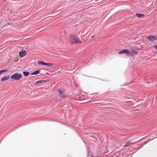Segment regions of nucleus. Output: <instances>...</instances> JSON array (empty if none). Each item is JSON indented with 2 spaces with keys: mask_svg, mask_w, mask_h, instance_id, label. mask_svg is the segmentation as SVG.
<instances>
[{
  "mask_svg": "<svg viewBox=\"0 0 157 157\" xmlns=\"http://www.w3.org/2000/svg\"><path fill=\"white\" fill-rule=\"evenodd\" d=\"M22 76V75L21 74L15 73L11 76L10 78L14 81H18L21 78Z\"/></svg>",
  "mask_w": 157,
  "mask_h": 157,
  "instance_id": "nucleus-1",
  "label": "nucleus"
},
{
  "mask_svg": "<svg viewBox=\"0 0 157 157\" xmlns=\"http://www.w3.org/2000/svg\"><path fill=\"white\" fill-rule=\"evenodd\" d=\"M58 95L61 98H63L64 97V94H63L64 90L62 88H60L58 90Z\"/></svg>",
  "mask_w": 157,
  "mask_h": 157,
  "instance_id": "nucleus-2",
  "label": "nucleus"
},
{
  "mask_svg": "<svg viewBox=\"0 0 157 157\" xmlns=\"http://www.w3.org/2000/svg\"><path fill=\"white\" fill-rule=\"evenodd\" d=\"M130 52L129 50L127 49H124L122 50H121L118 52L119 54H122L125 53L126 54L130 55L129 54Z\"/></svg>",
  "mask_w": 157,
  "mask_h": 157,
  "instance_id": "nucleus-3",
  "label": "nucleus"
},
{
  "mask_svg": "<svg viewBox=\"0 0 157 157\" xmlns=\"http://www.w3.org/2000/svg\"><path fill=\"white\" fill-rule=\"evenodd\" d=\"M75 36L74 35H72L71 36L70 38V41L71 43L75 44Z\"/></svg>",
  "mask_w": 157,
  "mask_h": 157,
  "instance_id": "nucleus-4",
  "label": "nucleus"
},
{
  "mask_svg": "<svg viewBox=\"0 0 157 157\" xmlns=\"http://www.w3.org/2000/svg\"><path fill=\"white\" fill-rule=\"evenodd\" d=\"M146 38L151 41H153L156 40L155 36H149L147 37Z\"/></svg>",
  "mask_w": 157,
  "mask_h": 157,
  "instance_id": "nucleus-5",
  "label": "nucleus"
},
{
  "mask_svg": "<svg viewBox=\"0 0 157 157\" xmlns=\"http://www.w3.org/2000/svg\"><path fill=\"white\" fill-rule=\"evenodd\" d=\"M26 54V52L25 51H21L19 52V56L21 57H23L25 56Z\"/></svg>",
  "mask_w": 157,
  "mask_h": 157,
  "instance_id": "nucleus-6",
  "label": "nucleus"
},
{
  "mask_svg": "<svg viewBox=\"0 0 157 157\" xmlns=\"http://www.w3.org/2000/svg\"><path fill=\"white\" fill-rule=\"evenodd\" d=\"M10 78V76L9 75L2 77L1 78V80L2 82H3L5 81H7Z\"/></svg>",
  "mask_w": 157,
  "mask_h": 157,
  "instance_id": "nucleus-7",
  "label": "nucleus"
},
{
  "mask_svg": "<svg viewBox=\"0 0 157 157\" xmlns=\"http://www.w3.org/2000/svg\"><path fill=\"white\" fill-rule=\"evenodd\" d=\"M132 142L131 140H130L129 141H127L125 143V145L124 146V147H126L128 146H129V145H130V144H131Z\"/></svg>",
  "mask_w": 157,
  "mask_h": 157,
  "instance_id": "nucleus-8",
  "label": "nucleus"
},
{
  "mask_svg": "<svg viewBox=\"0 0 157 157\" xmlns=\"http://www.w3.org/2000/svg\"><path fill=\"white\" fill-rule=\"evenodd\" d=\"M136 16L138 18H142L144 16V14L140 13H136Z\"/></svg>",
  "mask_w": 157,
  "mask_h": 157,
  "instance_id": "nucleus-9",
  "label": "nucleus"
},
{
  "mask_svg": "<svg viewBox=\"0 0 157 157\" xmlns=\"http://www.w3.org/2000/svg\"><path fill=\"white\" fill-rule=\"evenodd\" d=\"M39 73V70H38L37 71H35L33 72H32L31 74V75H36L38 74Z\"/></svg>",
  "mask_w": 157,
  "mask_h": 157,
  "instance_id": "nucleus-10",
  "label": "nucleus"
},
{
  "mask_svg": "<svg viewBox=\"0 0 157 157\" xmlns=\"http://www.w3.org/2000/svg\"><path fill=\"white\" fill-rule=\"evenodd\" d=\"M82 42L80 41L79 39L77 37L75 36V43H81Z\"/></svg>",
  "mask_w": 157,
  "mask_h": 157,
  "instance_id": "nucleus-11",
  "label": "nucleus"
},
{
  "mask_svg": "<svg viewBox=\"0 0 157 157\" xmlns=\"http://www.w3.org/2000/svg\"><path fill=\"white\" fill-rule=\"evenodd\" d=\"M29 72L28 71H24L23 72V74L25 76H27L29 75Z\"/></svg>",
  "mask_w": 157,
  "mask_h": 157,
  "instance_id": "nucleus-12",
  "label": "nucleus"
},
{
  "mask_svg": "<svg viewBox=\"0 0 157 157\" xmlns=\"http://www.w3.org/2000/svg\"><path fill=\"white\" fill-rule=\"evenodd\" d=\"M47 63L44 62L40 60V65H46Z\"/></svg>",
  "mask_w": 157,
  "mask_h": 157,
  "instance_id": "nucleus-13",
  "label": "nucleus"
},
{
  "mask_svg": "<svg viewBox=\"0 0 157 157\" xmlns=\"http://www.w3.org/2000/svg\"><path fill=\"white\" fill-rule=\"evenodd\" d=\"M54 65L53 63H47V66H48V67H52Z\"/></svg>",
  "mask_w": 157,
  "mask_h": 157,
  "instance_id": "nucleus-14",
  "label": "nucleus"
},
{
  "mask_svg": "<svg viewBox=\"0 0 157 157\" xmlns=\"http://www.w3.org/2000/svg\"><path fill=\"white\" fill-rule=\"evenodd\" d=\"M39 84V80L35 82L34 84L33 85L35 86H36L38 85Z\"/></svg>",
  "mask_w": 157,
  "mask_h": 157,
  "instance_id": "nucleus-15",
  "label": "nucleus"
},
{
  "mask_svg": "<svg viewBox=\"0 0 157 157\" xmlns=\"http://www.w3.org/2000/svg\"><path fill=\"white\" fill-rule=\"evenodd\" d=\"M7 71L6 69H4L0 71V74H2V73L5 72Z\"/></svg>",
  "mask_w": 157,
  "mask_h": 157,
  "instance_id": "nucleus-16",
  "label": "nucleus"
},
{
  "mask_svg": "<svg viewBox=\"0 0 157 157\" xmlns=\"http://www.w3.org/2000/svg\"><path fill=\"white\" fill-rule=\"evenodd\" d=\"M47 80H40V83H45L47 82Z\"/></svg>",
  "mask_w": 157,
  "mask_h": 157,
  "instance_id": "nucleus-17",
  "label": "nucleus"
},
{
  "mask_svg": "<svg viewBox=\"0 0 157 157\" xmlns=\"http://www.w3.org/2000/svg\"><path fill=\"white\" fill-rule=\"evenodd\" d=\"M131 52L132 53H134V54H136L137 53V52L136 51L134 50H133V49L131 50Z\"/></svg>",
  "mask_w": 157,
  "mask_h": 157,
  "instance_id": "nucleus-18",
  "label": "nucleus"
},
{
  "mask_svg": "<svg viewBox=\"0 0 157 157\" xmlns=\"http://www.w3.org/2000/svg\"><path fill=\"white\" fill-rule=\"evenodd\" d=\"M154 48L156 49H157V45H155L154 46Z\"/></svg>",
  "mask_w": 157,
  "mask_h": 157,
  "instance_id": "nucleus-19",
  "label": "nucleus"
},
{
  "mask_svg": "<svg viewBox=\"0 0 157 157\" xmlns=\"http://www.w3.org/2000/svg\"><path fill=\"white\" fill-rule=\"evenodd\" d=\"M11 25V24L10 23H7V24H6L4 26H5L6 25Z\"/></svg>",
  "mask_w": 157,
  "mask_h": 157,
  "instance_id": "nucleus-20",
  "label": "nucleus"
},
{
  "mask_svg": "<svg viewBox=\"0 0 157 157\" xmlns=\"http://www.w3.org/2000/svg\"><path fill=\"white\" fill-rule=\"evenodd\" d=\"M155 36L156 40H157V35L156 36Z\"/></svg>",
  "mask_w": 157,
  "mask_h": 157,
  "instance_id": "nucleus-21",
  "label": "nucleus"
},
{
  "mask_svg": "<svg viewBox=\"0 0 157 157\" xmlns=\"http://www.w3.org/2000/svg\"><path fill=\"white\" fill-rule=\"evenodd\" d=\"M39 63H40L39 61L37 63H38V64H39Z\"/></svg>",
  "mask_w": 157,
  "mask_h": 157,
  "instance_id": "nucleus-22",
  "label": "nucleus"
},
{
  "mask_svg": "<svg viewBox=\"0 0 157 157\" xmlns=\"http://www.w3.org/2000/svg\"><path fill=\"white\" fill-rule=\"evenodd\" d=\"M96 94V93H94L93 94Z\"/></svg>",
  "mask_w": 157,
  "mask_h": 157,
  "instance_id": "nucleus-23",
  "label": "nucleus"
},
{
  "mask_svg": "<svg viewBox=\"0 0 157 157\" xmlns=\"http://www.w3.org/2000/svg\"><path fill=\"white\" fill-rule=\"evenodd\" d=\"M88 153L89 154H90L89 152H88Z\"/></svg>",
  "mask_w": 157,
  "mask_h": 157,
  "instance_id": "nucleus-24",
  "label": "nucleus"
},
{
  "mask_svg": "<svg viewBox=\"0 0 157 157\" xmlns=\"http://www.w3.org/2000/svg\"><path fill=\"white\" fill-rule=\"evenodd\" d=\"M155 53L157 54V53Z\"/></svg>",
  "mask_w": 157,
  "mask_h": 157,
  "instance_id": "nucleus-25",
  "label": "nucleus"
}]
</instances>
